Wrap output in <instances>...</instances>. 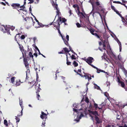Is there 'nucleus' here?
<instances>
[{"label":"nucleus","mask_w":127,"mask_h":127,"mask_svg":"<svg viewBox=\"0 0 127 127\" xmlns=\"http://www.w3.org/2000/svg\"><path fill=\"white\" fill-rule=\"evenodd\" d=\"M69 13L70 14L69 16H70L72 14V13H71V10H70L69 11Z\"/></svg>","instance_id":"nucleus-63"},{"label":"nucleus","mask_w":127,"mask_h":127,"mask_svg":"<svg viewBox=\"0 0 127 127\" xmlns=\"http://www.w3.org/2000/svg\"><path fill=\"white\" fill-rule=\"evenodd\" d=\"M121 116H120L119 115L117 114V119L119 120L120 119Z\"/></svg>","instance_id":"nucleus-48"},{"label":"nucleus","mask_w":127,"mask_h":127,"mask_svg":"<svg viewBox=\"0 0 127 127\" xmlns=\"http://www.w3.org/2000/svg\"><path fill=\"white\" fill-rule=\"evenodd\" d=\"M76 25L77 26L78 28H80L81 27V25L79 24V23H76Z\"/></svg>","instance_id":"nucleus-45"},{"label":"nucleus","mask_w":127,"mask_h":127,"mask_svg":"<svg viewBox=\"0 0 127 127\" xmlns=\"http://www.w3.org/2000/svg\"><path fill=\"white\" fill-rule=\"evenodd\" d=\"M100 72H104V73H105L106 74H107V75H108V74L107 72H105V71H104V70H102L100 69Z\"/></svg>","instance_id":"nucleus-51"},{"label":"nucleus","mask_w":127,"mask_h":127,"mask_svg":"<svg viewBox=\"0 0 127 127\" xmlns=\"http://www.w3.org/2000/svg\"><path fill=\"white\" fill-rule=\"evenodd\" d=\"M99 10V8L98 7H96V8H95V7H94V10L92 11V10L91 11V13H92L93 12V15L94 16V14L95 13H97L99 14V15L101 16V15L100 13L98 12Z\"/></svg>","instance_id":"nucleus-7"},{"label":"nucleus","mask_w":127,"mask_h":127,"mask_svg":"<svg viewBox=\"0 0 127 127\" xmlns=\"http://www.w3.org/2000/svg\"><path fill=\"white\" fill-rule=\"evenodd\" d=\"M4 29L5 31V32H7L8 34H9L10 35H11V34H10V31L9 29V28H7V27H4Z\"/></svg>","instance_id":"nucleus-16"},{"label":"nucleus","mask_w":127,"mask_h":127,"mask_svg":"<svg viewBox=\"0 0 127 127\" xmlns=\"http://www.w3.org/2000/svg\"><path fill=\"white\" fill-rule=\"evenodd\" d=\"M89 75H85L84 76L85 77V78L86 79H88V78H89Z\"/></svg>","instance_id":"nucleus-49"},{"label":"nucleus","mask_w":127,"mask_h":127,"mask_svg":"<svg viewBox=\"0 0 127 127\" xmlns=\"http://www.w3.org/2000/svg\"><path fill=\"white\" fill-rule=\"evenodd\" d=\"M107 97H108V96H109V94H108L107 92H105L104 94Z\"/></svg>","instance_id":"nucleus-44"},{"label":"nucleus","mask_w":127,"mask_h":127,"mask_svg":"<svg viewBox=\"0 0 127 127\" xmlns=\"http://www.w3.org/2000/svg\"><path fill=\"white\" fill-rule=\"evenodd\" d=\"M19 104L21 106V108L23 107V106L22 105V104H23V101H22V100L21 99V100H20V98H19Z\"/></svg>","instance_id":"nucleus-28"},{"label":"nucleus","mask_w":127,"mask_h":127,"mask_svg":"<svg viewBox=\"0 0 127 127\" xmlns=\"http://www.w3.org/2000/svg\"><path fill=\"white\" fill-rule=\"evenodd\" d=\"M115 40L119 44V46L120 51L121 52L122 49V45L121 42L119 41V40L118 38H116V39H115Z\"/></svg>","instance_id":"nucleus-12"},{"label":"nucleus","mask_w":127,"mask_h":127,"mask_svg":"<svg viewBox=\"0 0 127 127\" xmlns=\"http://www.w3.org/2000/svg\"><path fill=\"white\" fill-rule=\"evenodd\" d=\"M94 61L93 58L92 57H88L87 59H86V61L89 64H90Z\"/></svg>","instance_id":"nucleus-9"},{"label":"nucleus","mask_w":127,"mask_h":127,"mask_svg":"<svg viewBox=\"0 0 127 127\" xmlns=\"http://www.w3.org/2000/svg\"><path fill=\"white\" fill-rule=\"evenodd\" d=\"M66 61H67L66 64L68 65H70L71 63L70 62H68V58L67 57V55L66 54Z\"/></svg>","instance_id":"nucleus-25"},{"label":"nucleus","mask_w":127,"mask_h":127,"mask_svg":"<svg viewBox=\"0 0 127 127\" xmlns=\"http://www.w3.org/2000/svg\"><path fill=\"white\" fill-rule=\"evenodd\" d=\"M77 104H73V108H76L77 106Z\"/></svg>","instance_id":"nucleus-57"},{"label":"nucleus","mask_w":127,"mask_h":127,"mask_svg":"<svg viewBox=\"0 0 127 127\" xmlns=\"http://www.w3.org/2000/svg\"><path fill=\"white\" fill-rule=\"evenodd\" d=\"M89 2L92 5L93 8L92 11H93L94 10V6L93 5V2H91L90 0L89 1Z\"/></svg>","instance_id":"nucleus-34"},{"label":"nucleus","mask_w":127,"mask_h":127,"mask_svg":"<svg viewBox=\"0 0 127 127\" xmlns=\"http://www.w3.org/2000/svg\"><path fill=\"white\" fill-rule=\"evenodd\" d=\"M51 2L52 6L54 7L55 8H56V3L54 2L53 0H51Z\"/></svg>","instance_id":"nucleus-27"},{"label":"nucleus","mask_w":127,"mask_h":127,"mask_svg":"<svg viewBox=\"0 0 127 127\" xmlns=\"http://www.w3.org/2000/svg\"><path fill=\"white\" fill-rule=\"evenodd\" d=\"M25 36L24 35H22L21 36V39H24L25 38Z\"/></svg>","instance_id":"nucleus-41"},{"label":"nucleus","mask_w":127,"mask_h":127,"mask_svg":"<svg viewBox=\"0 0 127 127\" xmlns=\"http://www.w3.org/2000/svg\"><path fill=\"white\" fill-rule=\"evenodd\" d=\"M64 49L65 52L68 53L70 51L67 48L65 47L64 48Z\"/></svg>","instance_id":"nucleus-33"},{"label":"nucleus","mask_w":127,"mask_h":127,"mask_svg":"<svg viewBox=\"0 0 127 127\" xmlns=\"http://www.w3.org/2000/svg\"><path fill=\"white\" fill-rule=\"evenodd\" d=\"M119 127H127V126L126 124H125L124 126H120Z\"/></svg>","instance_id":"nucleus-58"},{"label":"nucleus","mask_w":127,"mask_h":127,"mask_svg":"<svg viewBox=\"0 0 127 127\" xmlns=\"http://www.w3.org/2000/svg\"><path fill=\"white\" fill-rule=\"evenodd\" d=\"M20 34V33H18V34H16V36H15V37H14V39L17 42V43L18 44V45H19V48L20 49V50L21 51L22 50H23V49H24V48L23 47V46L21 45L18 42L17 40V39L16 38V36L17 35H19Z\"/></svg>","instance_id":"nucleus-6"},{"label":"nucleus","mask_w":127,"mask_h":127,"mask_svg":"<svg viewBox=\"0 0 127 127\" xmlns=\"http://www.w3.org/2000/svg\"><path fill=\"white\" fill-rule=\"evenodd\" d=\"M23 82H21L20 79H17L16 80L15 83H14L13 85L14 86H18L20 85L21 83H22Z\"/></svg>","instance_id":"nucleus-10"},{"label":"nucleus","mask_w":127,"mask_h":127,"mask_svg":"<svg viewBox=\"0 0 127 127\" xmlns=\"http://www.w3.org/2000/svg\"><path fill=\"white\" fill-rule=\"evenodd\" d=\"M111 9H112L115 12H116V13H117V11L116 10L114 7V6H113L112 5V2H111Z\"/></svg>","instance_id":"nucleus-24"},{"label":"nucleus","mask_w":127,"mask_h":127,"mask_svg":"<svg viewBox=\"0 0 127 127\" xmlns=\"http://www.w3.org/2000/svg\"><path fill=\"white\" fill-rule=\"evenodd\" d=\"M37 95V98L38 100H39V98H40V96L39 95V93H36Z\"/></svg>","instance_id":"nucleus-42"},{"label":"nucleus","mask_w":127,"mask_h":127,"mask_svg":"<svg viewBox=\"0 0 127 127\" xmlns=\"http://www.w3.org/2000/svg\"><path fill=\"white\" fill-rule=\"evenodd\" d=\"M103 49L105 50H106L105 47H106V44L105 43H103Z\"/></svg>","instance_id":"nucleus-40"},{"label":"nucleus","mask_w":127,"mask_h":127,"mask_svg":"<svg viewBox=\"0 0 127 127\" xmlns=\"http://www.w3.org/2000/svg\"><path fill=\"white\" fill-rule=\"evenodd\" d=\"M45 121H43L42 123V125L43 126V127H44L45 126Z\"/></svg>","instance_id":"nucleus-59"},{"label":"nucleus","mask_w":127,"mask_h":127,"mask_svg":"<svg viewBox=\"0 0 127 127\" xmlns=\"http://www.w3.org/2000/svg\"><path fill=\"white\" fill-rule=\"evenodd\" d=\"M35 19L37 23V24L38 25H39L40 26L39 27H38V28H39L40 27H44V25H43L42 23H39L38 20H37L36 18H35Z\"/></svg>","instance_id":"nucleus-15"},{"label":"nucleus","mask_w":127,"mask_h":127,"mask_svg":"<svg viewBox=\"0 0 127 127\" xmlns=\"http://www.w3.org/2000/svg\"><path fill=\"white\" fill-rule=\"evenodd\" d=\"M23 58H24L23 61L24 64L25 65V67L28 70H29L30 71L29 64L27 61L29 58L28 57H26V56H24V57Z\"/></svg>","instance_id":"nucleus-4"},{"label":"nucleus","mask_w":127,"mask_h":127,"mask_svg":"<svg viewBox=\"0 0 127 127\" xmlns=\"http://www.w3.org/2000/svg\"><path fill=\"white\" fill-rule=\"evenodd\" d=\"M59 28H60V26H59L58 25V27H57V30H58V32L59 34H60V35L62 37L63 36V35H62V34L61 33V32L60 31V30Z\"/></svg>","instance_id":"nucleus-20"},{"label":"nucleus","mask_w":127,"mask_h":127,"mask_svg":"<svg viewBox=\"0 0 127 127\" xmlns=\"http://www.w3.org/2000/svg\"><path fill=\"white\" fill-rule=\"evenodd\" d=\"M94 87L95 89H96L97 90H100V88L99 86H97L96 84L94 83Z\"/></svg>","instance_id":"nucleus-22"},{"label":"nucleus","mask_w":127,"mask_h":127,"mask_svg":"<svg viewBox=\"0 0 127 127\" xmlns=\"http://www.w3.org/2000/svg\"><path fill=\"white\" fill-rule=\"evenodd\" d=\"M28 0L30 1V2L29 3H32L34 2V0Z\"/></svg>","instance_id":"nucleus-50"},{"label":"nucleus","mask_w":127,"mask_h":127,"mask_svg":"<svg viewBox=\"0 0 127 127\" xmlns=\"http://www.w3.org/2000/svg\"><path fill=\"white\" fill-rule=\"evenodd\" d=\"M29 55L31 58H33V56L32 54V53L31 52H29Z\"/></svg>","instance_id":"nucleus-38"},{"label":"nucleus","mask_w":127,"mask_h":127,"mask_svg":"<svg viewBox=\"0 0 127 127\" xmlns=\"http://www.w3.org/2000/svg\"><path fill=\"white\" fill-rule=\"evenodd\" d=\"M107 49H110L111 50V49L110 48V46L109 44H107Z\"/></svg>","instance_id":"nucleus-52"},{"label":"nucleus","mask_w":127,"mask_h":127,"mask_svg":"<svg viewBox=\"0 0 127 127\" xmlns=\"http://www.w3.org/2000/svg\"><path fill=\"white\" fill-rule=\"evenodd\" d=\"M41 114L40 115V117L42 119H45L44 121H46V119H47V114L45 113L44 112L42 111Z\"/></svg>","instance_id":"nucleus-8"},{"label":"nucleus","mask_w":127,"mask_h":127,"mask_svg":"<svg viewBox=\"0 0 127 127\" xmlns=\"http://www.w3.org/2000/svg\"><path fill=\"white\" fill-rule=\"evenodd\" d=\"M73 64L75 67H76L78 65V64L77 62H76L75 61H73Z\"/></svg>","instance_id":"nucleus-29"},{"label":"nucleus","mask_w":127,"mask_h":127,"mask_svg":"<svg viewBox=\"0 0 127 127\" xmlns=\"http://www.w3.org/2000/svg\"><path fill=\"white\" fill-rule=\"evenodd\" d=\"M118 60H119L120 61H121L122 60V57L121 56V55H120V54H119V55H118Z\"/></svg>","instance_id":"nucleus-30"},{"label":"nucleus","mask_w":127,"mask_h":127,"mask_svg":"<svg viewBox=\"0 0 127 127\" xmlns=\"http://www.w3.org/2000/svg\"><path fill=\"white\" fill-rule=\"evenodd\" d=\"M95 69H96L97 72L98 73H99L100 72V69L96 67Z\"/></svg>","instance_id":"nucleus-46"},{"label":"nucleus","mask_w":127,"mask_h":127,"mask_svg":"<svg viewBox=\"0 0 127 127\" xmlns=\"http://www.w3.org/2000/svg\"><path fill=\"white\" fill-rule=\"evenodd\" d=\"M24 5H22L21 6H19V7L20 8H23V9H24L25 8V7L24 6Z\"/></svg>","instance_id":"nucleus-62"},{"label":"nucleus","mask_w":127,"mask_h":127,"mask_svg":"<svg viewBox=\"0 0 127 127\" xmlns=\"http://www.w3.org/2000/svg\"><path fill=\"white\" fill-rule=\"evenodd\" d=\"M35 48L38 51V52H39V54H40V51L39 50V49H38V48L37 47V46H36L35 47Z\"/></svg>","instance_id":"nucleus-47"},{"label":"nucleus","mask_w":127,"mask_h":127,"mask_svg":"<svg viewBox=\"0 0 127 127\" xmlns=\"http://www.w3.org/2000/svg\"><path fill=\"white\" fill-rule=\"evenodd\" d=\"M122 21L123 23V24L126 25L127 26V22L125 21V19L123 17H122Z\"/></svg>","instance_id":"nucleus-18"},{"label":"nucleus","mask_w":127,"mask_h":127,"mask_svg":"<svg viewBox=\"0 0 127 127\" xmlns=\"http://www.w3.org/2000/svg\"><path fill=\"white\" fill-rule=\"evenodd\" d=\"M54 21L53 22L50 23L49 24V25H53L54 26V27H56V25L54 24V23H55V22H54Z\"/></svg>","instance_id":"nucleus-43"},{"label":"nucleus","mask_w":127,"mask_h":127,"mask_svg":"<svg viewBox=\"0 0 127 127\" xmlns=\"http://www.w3.org/2000/svg\"><path fill=\"white\" fill-rule=\"evenodd\" d=\"M56 10L57 15L58 16V19L57 20L56 22L58 24V26H59L60 24H61L62 23H64L66 21V20L64 18H62L61 14V12L59 11V9L58 7V5L56 3Z\"/></svg>","instance_id":"nucleus-2"},{"label":"nucleus","mask_w":127,"mask_h":127,"mask_svg":"<svg viewBox=\"0 0 127 127\" xmlns=\"http://www.w3.org/2000/svg\"><path fill=\"white\" fill-rule=\"evenodd\" d=\"M35 1L34 3L35 4L38 3L39 1V0H35Z\"/></svg>","instance_id":"nucleus-56"},{"label":"nucleus","mask_w":127,"mask_h":127,"mask_svg":"<svg viewBox=\"0 0 127 127\" xmlns=\"http://www.w3.org/2000/svg\"><path fill=\"white\" fill-rule=\"evenodd\" d=\"M90 32L92 34L94 32V31H93V30L92 29H91V30H90Z\"/></svg>","instance_id":"nucleus-61"},{"label":"nucleus","mask_w":127,"mask_h":127,"mask_svg":"<svg viewBox=\"0 0 127 127\" xmlns=\"http://www.w3.org/2000/svg\"><path fill=\"white\" fill-rule=\"evenodd\" d=\"M15 77H12L11 79V80L12 83L14 84L15 83Z\"/></svg>","instance_id":"nucleus-21"},{"label":"nucleus","mask_w":127,"mask_h":127,"mask_svg":"<svg viewBox=\"0 0 127 127\" xmlns=\"http://www.w3.org/2000/svg\"><path fill=\"white\" fill-rule=\"evenodd\" d=\"M106 84H107V86H109L110 84V82L107 81L106 82Z\"/></svg>","instance_id":"nucleus-53"},{"label":"nucleus","mask_w":127,"mask_h":127,"mask_svg":"<svg viewBox=\"0 0 127 127\" xmlns=\"http://www.w3.org/2000/svg\"><path fill=\"white\" fill-rule=\"evenodd\" d=\"M77 14L79 16H80L81 15L82 16H83L84 17H85V16L84 14L82 12H80L79 11H78L77 13Z\"/></svg>","instance_id":"nucleus-23"},{"label":"nucleus","mask_w":127,"mask_h":127,"mask_svg":"<svg viewBox=\"0 0 127 127\" xmlns=\"http://www.w3.org/2000/svg\"><path fill=\"white\" fill-rule=\"evenodd\" d=\"M71 58L72 60H75L76 57L75 55H72L71 56Z\"/></svg>","instance_id":"nucleus-39"},{"label":"nucleus","mask_w":127,"mask_h":127,"mask_svg":"<svg viewBox=\"0 0 127 127\" xmlns=\"http://www.w3.org/2000/svg\"><path fill=\"white\" fill-rule=\"evenodd\" d=\"M85 101L87 103H88L89 102V99L87 98H86L85 99Z\"/></svg>","instance_id":"nucleus-55"},{"label":"nucleus","mask_w":127,"mask_h":127,"mask_svg":"<svg viewBox=\"0 0 127 127\" xmlns=\"http://www.w3.org/2000/svg\"><path fill=\"white\" fill-rule=\"evenodd\" d=\"M94 106L95 107L96 110H97V109L98 108L99 109H102V107H98V105L97 104L95 103L94 104Z\"/></svg>","instance_id":"nucleus-19"},{"label":"nucleus","mask_w":127,"mask_h":127,"mask_svg":"<svg viewBox=\"0 0 127 127\" xmlns=\"http://www.w3.org/2000/svg\"><path fill=\"white\" fill-rule=\"evenodd\" d=\"M113 57L116 60H117L118 58H117V57L114 55H113Z\"/></svg>","instance_id":"nucleus-64"},{"label":"nucleus","mask_w":127,"mask_h":127,"mask_svg":"<svg viewBox=\"0 0 127 127\" xmlns=\"http://www.w3.org/2000/svg\"><path fill=\"white\" fill-rule=\"evenodd\" d=\"M41 90V89L39 87H38V88L37 89V90L36 92V93H39V92H40V90Z\"/></svg>","instance_id":"nucleus-35"},{"label":"nucleus","mask_w":127,"mask_h":127,"mask_svg":"<svg viewBox=\"0 0 127 127\" xmlns=\"http://www.w3.org/2000/svg\"><path fill=\"white\" fill-rule=\"evenodd\" d=\"M22 52L23 54V57H24V56H26V53H27V51L26 50H25L24 49L21 51Z\"/></svg>","instance_id":"nucleus-17"},{"label":"nucleus","mask_w":127,"mask_h":127,"mask_svg":"<svg viewBox=\"0 0 127 127\" xmlns=\"http://www.w3.org/2000/svg\"><path fill=\"white\" fill-rule=\"evenodd\" d=\"M89 112L90 113L95 116V120L96 123L98 124H100L102 122L101 120H100L98 117H97V116H99V115L96 111H89Z\"/></svg>","instance_id":"nucleus-3"},{"label":"nucleus","mask_w":127,"mask_h":127,"mask_svg":"<svg viewBox=\"0 0 127 127\" xmlns=\"http://www.w3.org/2000/svg\"><path fill=\"white\" fill-rule=\"evenodd\" d=\"M4 124L6 126H7L8 125V123L7 121V120L5 119L4 121Z\"/></svg>","instance_id":"nucleus-26"},{"label":"nucleus","mask_w":127,"mask_h":127,"mask_svg":"<svg viewBox=\"0 0 127 127\" xmlns=\"http://www.w3.org/2000/svg\"><path fill=\"white\" fill-rule=\"evenodd\" d=\"M66 39H67V40H66L64 38V36H63L62 37V38L63 41L64 42L65 45H66L67 46H69V44L68 43V41L69 40V36L68 35H67L65 37Z\"/></svg>","instance_id":"nucleus-5"},{"label":"nucleus","mask_w":127,"mask_h":127,"mask_svg":"<svg viewBox=\"0 0 127 127\" xmlns=\"http://www.w3.org/2000/svg\"><path fill=\"white\" fill-rule=\"evenodd\" d=\"M99 7H101V12L103 13H104V9H103V8H102V6H99Z\"/></svg>","instance_id":"nucleus-36"},{"label":"nucleus","mask_w":127,"mask_h":127,"mask_svg":"<svg viewBox=\"0 0 127 127\" xmlns=\"http://www.w3.org/2000/svg\"><path fill=\"white\" fill-rule=\"evenodd\" d=\"M11 6L13 7V9L16 8L17 7H19L20 6V4L18 3H13L11 4Z\"/></svg>","instance_id":"nucleus-11"},{"label":"nucleus","mask_w":127,"mask_h":127,"mask_svg":"<svg viewBox=\"0 0 127 127\" xmlns=\"http://www.w3.org/2000/svg\"><path fill=\"white\" fill-rule=\"evenodd\" d=\"M7 27L6 26H5L4 25H1L0 26V31H1L3 32V33H6L5 31L4 30V27Z\"/></svg>","instance_id":"nucleus-14"},{"label":"nucleus","mask_w":127,"mask_h":127,"mask_svg":"<svg viewBox=\"0 0 127 127\" xmlns=\"http://www.w3.org/2000/svg\"><path fill=\"white\" fill-rule=\"evenodd\" d=\"M81 106L80 104H77L76 108H73L74 112H76L78 115L76 118L74 120V121L76 122V123L79 122L80 119L84 116V114L85 113L84 110H82L81 108L79 109V108Z\"/></svg>","instance_id":"nucleus-1"},{"label":"nucleus","mask_w":127,"mask_h":127,"mask_svg":"<svg viewBox=\"0 0 127 127\" xmlns=\"http://www.w3.org/2000/svg\"><path fill=\"white\" fill-rule=\"evenodd\" d=\"M92 67L94 68H96V67L93 65V64H89Z\"/></svg>","instance_id":"nucleus-60"},{"label":"nucleus","mask_w":127,"mask_h":127,"mask_svg":"<svg viewBox=\"0 0 127 127\" xmlns=\"http://www.w3.org/2000/svg\"><path fill=\"white\" fill-rule=\"evenodd\" d=\"M96 0V1L95 2L96 5L97 6L99 5L100 4V3L99 1H98V0Z\"/></svg>","instance_id":"nucleus-37"},{"label":"nucleus","mask_w":127,"mask_h":127,"mask_svg":"<svg viewBox=\"0 0 127 127\" xmlns=\"http://www.w3.org/2000/svg\"><path fill=\"white\" fill-rule=\"evenodd\" d=\"M117 14H118L120 17H121V18H122V15H121V14H120V13H119L118 11H117Z\"/></svg>","instance_id":"nucleus-54"},{"label":"nucleus","mask_w":127,"mask_h":127,"mask_svg":"<svg viewBox=\"0 0 127 127\" xmlns=\"http://www.w3.org/2000/svg\"><path fill=\"white\" fill-rule=\"evenodd\" d=\"M7 126H6V127H14V126L11 123H8V125Z\"/></svg>","instance_id":"nucleus-31"},{"label":"nucleus","mask_w":127,"mask_h":127,"mask_svg":"<svg viewBox=\"0 0 127 127\" xmlns=\"http://www.w3.org/2000/svg\"><path fill=\"white\" fill-rule=\"evenodd\" d=\"M118 82L119 83V85L120 86H121L122 87H124L125 84L124 82H121L119 79H118Z\"/></svg>","instance_id":"nucleus-13"},{"label":"nucleus","mask_w":127,"mask_h":127,"mask_svg":"<svg viewBox=\"0 0 127 127\" xmlns=\"http://www.w3.org/2000/svg\"><path fill=\"white\" fill-rule=\"evenodd\" d=\"M15 119L17 121L16 122V123H18L19 122V121L20 120V119L19 118H18L17 116H15Z\"/></svg>","instance_id":"nucleus-32"}]
</instances>
